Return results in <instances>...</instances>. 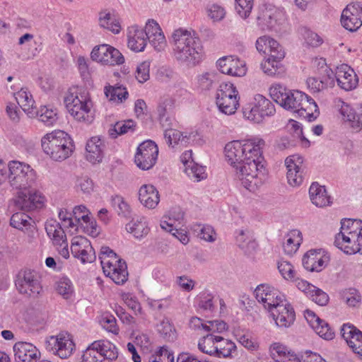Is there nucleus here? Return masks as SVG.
I'll return each instance as SVG.
<instances>
[{"mask_svg":"<svg viewBox=\"0 0 362 362\" xmlns=\"http://www.w3.org/2000/svg\"><path fill=\"white\" fill-rule=\"evenodd\" d=\"M264 139L252 137L244 140H235L225 146V156L232 167L235 178L250 191H253L261 182L259 175L264 170V159L262 149Z\"/></svg>","mask_w":362,"mask_h":362,"instance_id":"f257e3e1","label":"nucleus"},{"mask_svg":"<svg viewBox=\"0 0 362 362\" xmlns=\"http://www.w3.org/2000/svg\"><path fill=\"white\" fill-rule=\"evenodd\" d=\"M269 94L281 107L298 113L308 122L314 121L320 114L315 100L302 91L289 90L281 84L275 83L270 87Z\"/></svg>","mask_w":362,"mask_h":362,"instance_id":"f03ea898","label":"nucleus"},{"mask_svg":"<svg viewBox=\"0 0 362 362\" xmlns=\"http://www.w3.org/2000/svg\"><path fill=\"white\" fill-rule=\"evenodd\" d=\"M170 42L177 62L194 67L204 59V52L201 41L193 31L179 28L173 31Z\"/></svg>","mask_w":362,"mask_h":362,"instance_id":"7ed1b4c3","label":"nucleus"},{"mask_svg":"<svg viewBox=\"0 0 362 362\" xmlns=\"http://www.w3.org/2000/svg\"><path fill=\"white\" fill-rule=\"evenodd\" d=\"M334 245L349 255L360 252L362 250V221L341 220L340 232L335 236Z\"/></svg>","mask_w":362,"mask_h":362,"instance_id":"20e7f679","label":"nucleus"},{"mask_svg":"<svg viewBox=\"0 0 362 362\" xmlns=\"http://www.w3.org/2000/svg\"><path fill=\"white\" fill-rule=\"evenodd\" d=\"M41 146L43 151L56 161L68 158L74 148L70 136L61 130L45 134L41 139Z\"/></svg>","mask_w":362,"mask_h":362,"instance_id":"39448f33","label":"nucleus"},{"mask_svg":"<svg viewBox=\"0 0 362 362\" xmlns=\"http://www.w3.org/2000/svg\"><path fill=\"white\" fill-rule=\"evenodd\" d=\"M64 102L68 112L76 120L86 123L93 122V103L88 93L78 92L76 88L70 89Z\"/></svg>","mask_w":362,"mask_h":362,"instance_id":"423d86ee","label":"nucleus"},{"mask_svg":"<svg viewBox=\"0 0 362 362\" xmlns=\"http://www.w3.org/2000/svg\"><path fill=\"white\" fill-rule=\"evenodd\" d=\"M36 173L29 165L19 161H11L8 164L7 179L11 187L18 191L32 188L36 182Z\"/></svg>","mask_w":362,"mask_h":362,"instance_id":"0eeeda50","label":"nucleus"},{"mask_svg":"<svg viewBox=\"0 0 362 362\" xmlns=\"http://www.w3.org/2000/svg\"><path fill=\"white\" fill-rule=\"evenodd\" d=\"M239 94L231 83H222L216 94V103L219 110L226 115H233L239 107Z\"/></svg>","mask_w":362,"mask_h":362,"instance_id":"6e6552de","label":"nucleus"},{"mask_svg":"<svg viewBox=\"0 0 362 362\" xmlns=\"http://www.w3.org/2000/svg\"><path fill=\"white\" fill-rule=\"evenodd\" d=\"M16 286L21 294L37 298L42 291L41 277L35 270L25 269L17 275Z\"/></svg>","mask_w":362,"mask_h":362,"instance_id":"1a4fd4ad","label":"nucleus"},{"mask_svg":"<svg viewBox=\"0 0 362 362\" xmlns=\"http://www.w3.org/2000/svg\"><path fill=\"white\" fill-rule=\"evenodd\" d=\"M45 200V197L42 193L32 187L26 190L18 191L14 202L18 209L28 212L42 209Z\"/></svg>","mask_w":362,"mask_h":362,"instance_id":"9d476101","label":"nucleus"},{"mask_svg":"<svg viewBox=\"0 0 362 362\" xmlns=\"http://www.w3.org/2000/svg\"><path fill=\"white\" fill-rule=\"evenodd\" d=\"M75 344L69 335L59 334L46 338L45 348L49 351L57 355L61 358H67L74 350Z\"/></svg>","mask_w":362,"mask_h":362,"instance_id":"9b49d317","label":"nucleus"},{"mask_svg":"<svg viewBox=\"0 0 362 362\" xmlns=\"http://www.w3.org/2000/svg\"><path fill=\"white\" fill-rule=\"evenodd\" d=\"M158 148L155 142L148 140L141 143L137 148L135 163L141 170H149L156 163Z\"/></svg>","mask_w":362,"mask_h":362,"instance_id":"f8f14e48","label":"nucleus"},{"mask_svg":"<svg viewBox=\"0 0 362 362\" xmlns=\"http://www.w3.org/2000/svg\"><path fill=\"white\" fill-rule=\"evenodd\" d=\"M45 230L59 254L68 259L70 255L67 238L61 224L55 220H49L45 223Z\"/></svg>","mask_w":362,"mask_h":362,"instance_id":"ddd939ff","label":"nucleus"},{"mask_svg":"<svg viewBox=\"0 0 362 362\" xmlns=\"http://www.w3.org/2000/svg\"><path fill=\"white\" fill-rule=\"evenodd\" d=\"M90 57L93 61L110 66L119 65L124 62L121 52L107 44L94 47L90 53Z\"/></svg>","mask_w":362,"mask_h":362,"instance_id":"4468645a","label":"nucleus"},{"mask_svg":"<svg viewBox=\"0 0 362 362\" xmlns=\"http://www.w3.org/2000/svg\"><path fill=\"white\" fill-rule=\"evenodd\" d=\"M255 298L270 313L285 299L278 290L268 284H260L255 290Z\"/></svg>","mask_w":362,"mask_h":362,"instance_id":"2eb2a0df","label":"nucleus"},{"mask_svg":"<svg viewBox=\"0 0 362 362\" xmlns=\"http://www.w3.org/2000/svg\"><path fill=\"white\" fill-rule=\"evenodd\" d=\"M71 252L74 257L78 259L83 264L91 263L96 257L90 242L83 236L72 238Z\"/></svg>","mask_w":362,"mask_h":362,"instance_id":"dca6fc26","label":"nucleus"},{"mask_svg":"<svg viewBox=\"0 0 362 362\" xmlns=\"http://www.w3.org/2000/svg\"><path fill=\"white\" fill-rule=\"evenodd\" d=\"M303 159L300 155L290 156L285 160L287 180L289 185L296 187L302 184L304 179Z\"/></svg>","mask_w":362,"mask_h":362,"instance_id":"f3484780","label":"nucleus"},{"mask_svg":"<svg viewBox=\"0 0 362 362\" xmlns=\"http://www.w3.org/2000/svg\"><path fill=\"white\" fill-rule=\"evenodd\" d=\"M341 23L349 31L357 30L362 25V5L359 3L349 4L342 11Z\"/></svg>","mask_w":362,"mask_h":362,"instance_id":"a211bd4d","label":"nucleus"},{"mask_svg":"<svg viewBox=\"0 0 362 362\" xmlns=\"http://www.w3.org/2000/svg\"><path fill=\"white\" fill-rule=\"evenodd\" d=\"M102 267L105 274L117 284H123L128 279L127 266L121 258L117 259L115 262L103 260Z\"/></svg>","mask_w":362,"mask_h":362,"instance_id":"6ab92c4d","label":"nucleus"},{"mask_svg":"<svg viewBox=\"0 0 362 362\" xmlns=\"http://www.w3.org/2000/svg\"><path fill=\"white\" fill-rule=\"evenodd\" d=\"M13 349L15 362H37L41 356L39 349L32 343L18 341Z\"/></svg>","mask_w":362,"mask_h":362,"instance_id":"aec40b11","label":"nucleus"},{"mask_svg":"<svg viewBox=\"0 0 362 362\" xmlns=\"http://www.w3.org/2000/svg\"><path fill=\"white\" fill-rule=\"evenodd\" d=\"M344 122L353 130L359 132L362 129V105L351 106L343 103L339 110Z\"/></svg>","mask_w":362,"mask_h":362,"instance_id":"412c9836","label":"nucleus"},{"mask_svg":"<svg viewBox=\"0 0 362 362\" xmlns=\"http://www.w3.org/2000/svg\"><path fill=\"white\" fill-rule=\"evenodd\" d=\"M217 65L221 73L233 76H243L247 72L245 63L234 56H227L219 59Z\"/></svg>","mask_w":362,"mask_h":362,"instance_id":"4be33fe9","label":"nucleus"},{"mask_svg":"<svg viewBox=\"0 0 362 362\" xmlns=\"http://www.w3.org/2000/svg\"><path fill=\"white\" fill-rule=\"evenodd\" d=\"M271 315L276 325L281 327H288L293 323L296 317L293 307L286 299L272 309Z\"/></svg>","mask_w":362,"mask_h":362,"instance_id":"5701e85b","label":"nucleus"},{"mask_svg":"<svg viewBox=\"0 0 362 362\" xmlns=\"http://www.w3.org/2000/svg\"><path fill=\"white\" fill-rule=\"evenodd\" d=\"M337 82L338 86L346 91L355 89L358 84V78L354 70L343 64L337 67Z\"/></svg>","mask_w":362,"mask_h":362,"instance_id":"b1692460","label":"nucleus"},{"mask_svg":"<svg viewBox=\"0 0 362 362\" xmlns=\"http://www.w3.org/2000/svg\"><path fill=\"white\" fill-rule=\"evenodd\" d=\"M144 32L150 44L157 51L163 50L166 46V40L159 24L154 20L147 21Z\"/></svg>","mask_w":362,"mask_h":362,"instance_id":"393cba45","label":"nucleus"},{"mask_svg":"<svg viewBox=\"0 0 362 362\" xmlns=\"http://www.w3.org/2000/svg\"><path fill=\"white\" fill-rule=\"evenodd\" d=\"M341 333L353 351L362 356V332L354 325L344 324Z\"/></svg>","mask_w":362,"mask_h":362,"instance_id":"a878e982","label":"nucleus"},{"mask_svg":"<svg viewBox=\"0 0 362 362\" xmlns=\"http://www.w3.org/2000/svg\"><path fill=\"white\" fill-rule=\"evenodd\" d=\"M256 48L259 52H262L276 59H283L285 56V52L279 43L266 35L257 40Z\"/></svg>","mask_w":362,"mask_h":362,"instance_id":"bb28decb","label":"nucleus"},{"mask_svg":"<svg viewBox=\"0 0 362 362\" xmlns=\"http://www.w3.org/2000/svg\"><path fill=\"white\" fill-rule=\"evenodd\" d=\"M105 144L98 136L90 138L86 144V159L91 163H100L104 156Z\"/></svg>","mask_w":362,"mask_h":362,"instance_id":"cd10ccee","label":"nucleus"},{"mask_svg":"<svg viewBox=\"0 0 362 362\" xmlns=\"http://www.w3.org/2000/svg\"><path fill=\"white\" fill-rule=\"evenodd\" d=\"M139 199L141 204L148 209H155L160 202L157 189L152 185H143L139 190Z\"/></svg>","mask_w":362,"mask_h":362,"instance_id":"c85d7f7f","label":"nucleus"},{"mask_svg":"<svg viewBox=\"0 0 362 362\" xmlns=\"http://www.w3.org/2000/svg\"><path fill=\"white\" fill-rule=\"evenodd\" d=\"M128 47L133 51L141 52L147 43V37L144 30L137 25H132L127 32Z\"/></svg>","mask_w":362,"mask_h":362,"instance_id":"c756f323","label":"nucleus"},{"mask_svg":"<svg viewBox=\"0 0 362 362\" xmlns=\"http://www.w3.org/2000/svg\"><path fill=\"white\" fill-rule=\"evenodd\" d=\"M303 264L310 272H320L325 264L324 256L321 250H310L303 257Z\"/></svg>","mask_w":362,"mask_h":362,"instance_id":"7c9ffc66","label":"nucleus"},{"mask_svg":"<svg viewBox=\"0 0 362 362\" xmlns=\"http://www.w3.org/2000/svg\"><path fill=\"white\" fill-rule=\"evenodd\" d=\"M15 98L22 110L30 117H34L37 115V110L34 106L35 100L33 95L26 88H22L15 93Z\"/></svg>","mask_w":362,"mask_h":362,"instance_id":"2f4dec72","label":"nucleus"},{"mask_svg":"<svg viewBox=\"0 0 362 362\" xmlns=\"http://www.w3.org/2000/svg\"><path fill=\"white\" fill-rule=\"evenodd\" d=\"M73 216L78 228H83L84 230H87V231L89 230L90 228L92 233L96 232L95 224L91 221L89 216V211L85 206L79 205L75 206L73 209Z\"/></svg>","mask_w":362,"mask_h":362,"instance_id":"473e14b6","label":"nucleus"},{"mask_svg":"<svg viewBox=\"0 0 362 362\" xmlns=\"http://www.w3.org/2000/svg\"><path fill=\"white\" fill-rule=\"evenodd\" d=\"M309 195L313 204L318 207H323L331 203L330 197L327 195L324 186L313 182L309 189Z\"/></svg>","mask_w":362,"mask_h":362,"instance_id":"72a5a7b5","label":"nucleus"},{"mask_svg":"<svg viewBox=\"0 0 362 362\" xmlns=\"http://www.w3.org/2000/svg\"><path fill=\"white\" fill-rule=\"evenodd\" d=\"M94 349L103 359L113 361L117 358L118 351L115 345L107 340H97L92 343Z\"/></svg>","mask_w":362,"mask_h":362,"instance_id":"f704fd0d","label":"nucleus"},{"mask_svg":"<svg viewBox=\"0 0 362 362\" xmlns=\"http://www.w3.org/2000/svg\"><path fill=\"white\" fill-rule=\"evenodd\" d=\"M303 240L302 233L298 230H292L285 236L283 249L286 254L292 255L296 252Z\"/></svg>","mask_w":362,"mask_h":362,"instance_id":"c9c22d12","label":"nucleus"},{"mask_svg":"<svg viewBox=\"0 0 362 362\" xmlns=\"http://www.w3.org/2000/svg\"><path fill=\"white\" fill-rule=\"evenodd\" d=\"M164 137L166 140L167 144L172 147L176 145H180L182 147H185L191 140V134H185L174 129H170V130H165L164 132Z\"/></svg>","mask_w":362,"mask_h":362,"instance_id":"e433bc0d","label":"nucleus"},{"mask_svg":"<svg viewBox=\"0 0 362 362\" xmlns=\"http://www.w3.org/2000/svg\"><path fill=\"white\" fill-rule=\"evenodd\" d=\"M126 230L133 234L136 239H141L146 236L150 230L148 223L144 217L130 221L126 225Z\"/></svg>","mask_w":362,"mask_h":362,"instance_id":"4c0bfd02","label":"nucleus"},{"mask_svg":"<svg viewBox=\"0 0 362 362\" xmlns=\"http://www.w3.org/2000/svg\"><path fill=\"white\" fill-rule=\"evenodd\" d=\"M217 354L215 356L218 358H228L233 357V354L236 353V345L232 341L224 339L222 337H218V341L216 343Z\"/></svg>","mask_w":362,"mask_h":362,"instance_id":"58836bf2","label":"nucleus"},{"mask_svg":"<svg viewBox=\"0 0 362 362\" xmlns=\"http://www.w3.org/2000/svg\"><path fill=\"white\" fill-rule=\"evenodd\" d=\"M254 100L262 120L265 116H272L275 113L276 110L273 103L262 95H256Z\"/></svg>","mask_w":362,"mask_h":362,"instance_id":"ea45409f","label":"nucleus"},{"mask_svg":"<svg viewBox=\"0 0 362 362\" xmlns=\"http://www.w3.org/2000/svg\"><path fill=\"white\" fill-rule=\"evenodd\" d=\"M218 337L213 334H208L203 337L199 341V349L206 354L214 356L217 354L216 343L218 341Z\"/></svg>","mask_w":362,"mask_h":362,"instance_id":"a19ab883","label":"nucleus"},{"mask_svg":"<svg viewBox=\"0 0 362 362\" xmlns=\"http://www.w3.org/2000/svg\"><path fill=\"white\" fill-rule=\"evenodd\" d=\"M100 25L112 33L117 34L120 32V24L118 20L109 12H100L99 14Z\"/></svg>","mask_w":362,"mask_h":362,"instance_id":"79ce46f5","label":"nucleus"},{"mask_svg":"<svg viewBox=\"0 0 362 362\" xmlns=\"http://www.w3.org/2000/svg\"><path fill=\"white\" fill-rule=\"evenodd\" d=\"M156 330L160 336L168 341H174L177 338L175 328L167 318L157 325Z\"/></svg>","mask_w":362,"mask_h":362,"instance_id":"37998d69","label":"nucleus"},{"mask_svg":"<svg viewBox=\"0 0 362 362\" xmlns=\"http://www.w3.org/2000/svg\"><path fill=\"white\" fill-rule=\"evenodd\" d=\"M135 123L133 120L119 121L112 126L108 132L109 135L115 139L119 135L124 134L134 130Z\"/></svg>","mask_w":362,"mask_h":362,"instance_id":"c03bdc74","label":"nucleus"},{"mask_svg":"<svg viewBox=\"0 0 362 362\" xmlns=\"http://www.w3.org/2000/svg\"><path fill=\"white\" fill-rule=\"evenodd\" d=\"M32 218L23 212H17L12 215L10 224L12 227L21 230H27L31 226Z\"/></svg>","mask_w":362,"mask_h":362,"instance_id":"a18cd8bd","label":"nucleus"},{"mask_svg":"<svg viewBox=\"0 0 362 362\" xmlns=\"http://www.w3.org/2000/svg\"><path fill=\"white\" fill-rule=\"evenodd\" d=\"M105 94L110 101L122 103L127 98L128 92L122 86H110L105 88Z\"/></svg>","mask_w":362,"mask_h":362,"instance_id":"49530a36","label":"nucleus"},{"mask_svg":"<svg viewBox=\"0 0 362 362\" xmlns=\"http://www.w3.org/2000/svg\"><path fill=\"white\" fill-rule=\"evenodd\" d=\"M197 87L202 90H206L211 88L216 80V74L214 72L209 71L199 74L197 76Z\"/></svg>","mask_w":362,"mask_h":362,"instance_id":"de8ad7c7","label":"nucleus"},{"mask_svg":"<svg viewBox=\"0 0 362 362\" xmlns=\"http://www.w3.org/2000/svg\"><path fill=\"white\" fill-rule=\"evenodd\" d=\"M39 119L47 126L53 125L57 120V112L56 109L49 108L47 106L42 107L37 110Z\"/></svg>","mask_w":362,"mask_h":362,"instance_id":"09e8293b","label":"nucleus"},{"mask_svg":"<svg viewBox=\"0 0 362 362\" xmlns=\"http://www.w3.org/2000/svg\"><path fill=\"white\" fill-rule=\"evenodd\" d=\"M291 352L286 346L280 343H274L270 346L271 356L276 362H282Z\"/></svg>","mask_w":362,"mask_h":362,"instance_id":"8fccbe9b","label":"nucleus"},{"mask_svg":"<svg viewBox=\"0 0 362 362\" xmlns=\"http://www.w3.org/2000/svg\"><path fill=\"white\" fill-rule=\"evenodd\" d=\"M101 326L107 332L118 334L119 329L117 325L116 318L110 313H105L100 318Z\"/></svg>","mask_w":362,"mask_h":362,"instance_id":"3c124183","label":"nucleus"},{"mask_svg":"<svg viewBox=\"0 0 362 362\" xmlns=\"http://www.w3.org/2000/svg\"><path fill=\"white\" fill-rule=\"evenodd\" d=\"M160 227L162 229L171 233L173 235L176 237L182 244L186 245L189 242V238L186 233L183 230L173 228V223H169L167 220H163L160 222Z\"/></svg>","mask_w":362,"mask_h":362,"instance_id":"603ef678","label":"nucleus"},{"mask_svg":"<svg viewBox=\"0 0 362 362\" xmlns=\"http://www.w3.org/2000/svg\"><path fill=\"white\" fill-rule=\"evenodd\" d=\"M112 205L119 215L124 217L130 214V206L121 196H115L112 199Z\"/></svg>","mask_w":362,"mask_h":362,"instance_id":"864d4df0","label":"nucleus"},{"mask_svg":"<svg viewBox=\"0 0 362 362\" xmlns=\"http://www.w3.org/2000/svg\"><path fill=\"white\" fill-rule=\"evenodd\" d=\"M248 233V231L240 230L236 236L238 246L246 252H250V248L254 250L257 246V243L250 238Z\"/></svg>","mask_w":362,"mask_h":362,"instance_id":"5fc2aeb1","label":"nucleus"},{"mask_svg":"<svg viewBox=\"0 0 362 362\" xmlns=\"http://www.w3.org/2000/svg\"><path fill=\"white\" fill-rule=\"evenodd\" d=\"M56 290L65 299L69 298L74 291L72 284L67 278H62L57 282Z\"/></svg>","mask_w":362,"mask_h":362,"instance_id":"6e6d98bb","label":"nucleus"},{"mask_svg":"<svg viewBox=\"0 0 362 362\" xmlns=\"http://www.w3.org/2000/svg\"><path fill=\"white\" fill-rule=\"evenodd\" d=\"M269 57L261 64L262 71L269 76H274L277 74L282 59H276L268 55Z\"/></svg>","mask_w":362,"mask_h":362,"instance_id":"4d7b16f0","label":"nucleus"},{"mask_svg":"<svg viewBox=\"0 0 362 362\" xmlns=\"http://www.w3.org/2000/svg\"><path fill=\"white\" fill-rule=\"evenodd\" d=\"M320 78L323 82L325 87H333L337 81V74L330 68H329L325 64L321 66V72Z\"/></svg>","mask_w":362,"mask_h":362,"instance_id":"13d9d810","label":"nucleus"},{"mask_svg":"<svg viewBox=\"0 0 362 362\" xmlns=\"http://www.w3.org/2000/svg\"><path fill=\"white\" fill-rule=\"evenodd\" d=\"M343 299L351 307L358 306L361 300L359 292L353 288H350L343 293Z\"/></svg>","mask_w":362,"mask_h":362,"instance_id":"bf43d9fd","label":"nucleus"},{"mask_svg":"<svg viewBox=\"0 0 362 362\" xmlns=\"http://www.w3.org/2000/svg\"><path fill=\"white\" fill-rule=\"evenodd\" d=\"M198 306L204 310H213L214 308V296L208 292H202L197 297Z\"/></svg>","mask_w":362,"mask_h":362,"instance_id":"052dcab7","label":"nucleus"},{"mask_svg":"<svg viewBox=\"0 0 362 362\" xmlns=\"http://www.w3.org/2000/svg\"><path fill=\"white\" fill-rule=\"evenodd\" d=\"M185 173L190 177H194L197 182L204 180L206 177V173L204 167L194 163L190 167H187L186 170H184Z\"/></svg>","mask_w":362,"mask_h":362,"instance_id":"680f3d73","label":"nucleus"},{"mask_svg":"<svg viewBox=\"0 0 362 362\" xmlns=\"http://www.w3.org/2000/svg\"><path fill=\"white\" fill-rule=\"evenodd\" d=\"M150 62L144 61L140 63L136 69L135 77L137 81L143 83L149 79Z\"/></svg>","mask_w":362,"mask_h":362,"instance_id":"e2e57ef3","label":"nucleus"},{"mask_svg":"<svg viewBox=\"0 0 362 362\" xmlns=\"http://www.w3.org/2000/svg\"><path fill=\"white\" fill-rule=\"evenodd\" d=\"M235 9L243 18H246L250 14L253 6V0H235Z\"/></svg>","mask_w":362,"mask_h":362,"instance_id":"0e129e2a","label":"nucleus"},{"mask_svg":"<svg viewBox=\"0 0 362 362\" xmlns=\"http://www.w3.org/2000/svg\"><path fill=\"white\" fill-rule=\"evenodd\" d=\"M259 112L255 103L248 104L243 110V117L255 123H259L262 122L261 116H259Z\"/></svg>","mask_w":362,"mask_h":362,"instance_id":"69168bd1","label":"nucleus"},{"mask_svg":"<svg viewBox=\"0 0 362 362\" xmlns=\"http://www.w3.org/2000/svg\"><path fill=\"white\" fill-rule=\"evenodd\" d=\"M278 269L285 279H294L295 271L293 269V266L289 262L284 260L279 262Z\"/></svg>","mask_w":362,"mask_h":362,"instance_id":"338daca9","label":"nucleus"},{"mask_svg":"<svg viewBox=\"0 0 362 362\" xmlns=\"http://www.w3.org/2000/svg\"><path fill=\"white\" fill-rule=\"evenodd\" d=\"M149 358L156 359L159 362H174V356L165 346L161 347L155 355Z\"/></svg>","mask_w":362,"mask_h":362,"instance_id":"774afa93","label":"nucleus"}]
</instances>
